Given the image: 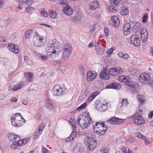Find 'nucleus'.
<instances>
[{"mask_svg": "<svg viewBox=\"0 0 153 153\" xmlns=\"http://www.w3.org/2000/svg\"><path fill=\"white\" fill-rule=\"evenodd\" d=\"M61 44L56 39L50 40L47 44L46 51L47 55L50 58L53 59L57 57L61 50Z\"/></svg>", "mask_w": 153, "mask_h": 153, "instance_id": "nucleus-1", "label": "nucleus"}, {"mask_svg": "<svg viewBox=\"0 0 153 153\" xmlns=\"http://www.w3.org/2000/svg\"><path fill=\"white\" fill-rule=\"evenodd\" d=\"M117 79L118 80L125 83L126 85L128 86V89L130 90L131 93H136L137 89L138 86L136 82L131 80L128 77L126 78L123 76L118 77Z\"/></svg>", "mask_w": 153, "mask_h": 153, "instance_id": "nucleus-2", "label": "nucleus"}, {"mask_svg": "<svg viewBox=\"0 0 153 153\" xmlns=\"http://www.w3.org/2000/svg\"><path fill=\"white\" fill-rule=\"evenodd\" d=\"M92 120L89 114L86 116L81 115L79 117L77 123L82 129L87 128L90 123H92Z\"/></svg>", "mask_w": 153, "mask_h": 153, "instance_id": "nucleus-3", "label": "nucleus"}, {"mask_svg": "<svg viewBox=\"0 0 153 153\" xmlns=\"http://www.w3.org/2000/svg\"><path fill=\"white\" fill-rule=\"evenodd\" d=\"M90 136L85 137L84 139V143L86 146L88 147L87 149L91 151H93L96 148L97 142L94 138Z\"/></svg>", "mask_w": 153, "mask_h": 153, "instance_id": "nucleus-4", "label": "nucleus"}, {"mask_svg": "<svg viewBox=\"0 0 153 153\" xmlns=\"http://www.w3.org/2000/svg\"><path fill=\"white\" fill-rule=\"evenodd\" d=\"M11 123L15 126H20L25 120L22 117L20 113H16L11 117Z\"/></svg>", "mask_w": 153, "mask_h": 153, "instance_id": "nucleus-5", "label": "nucleus"}, {"mask_svg": "<svg viewBox=\"0 0 153 153\" xmlns=\"http://www.w3.org/2000/svg\"><path fill=\"white\" fill-rule=\"evenodd\" d=\"M138 80L142 83L153 85V79H151L149 74L146 73L140 74L139 76Z\"/></svg>", "mask_w": 153, "mask_h": 153, "instance_id": "nucleus-6", "label": "nucleus"}, {"mask_svg": "<svg viewBox=\"0 0 153 153\" xmlns=\"http://www.w3.org/2000/svg\"><path fill=\"white\" fill-rule=\"evenodd\" d=\"M72 51V48L71 44L69 43L64 44L63 48V58L68 59Z\"/></svg>", "mask_w": 153, "mask_h": 153, "instance_id": "nucleus-7", "label": "nucleus"}, {"mask_svg": "<svg viewBox=\"0 0 153 153\" xmlns=\"http://www.w3.org/2000/svg\"><path fill=\"white\" fill-rule=\"evenodd\" d=\"M34 45L37 47H41L44 45L46 43L45 40L43 36L39 34L36 35L33 38Z\"/></svg>", "mask_w": 153, "mask_h": 153, "instance_id": "nucleus-8", "label": "nucleus"}, {"mask_svg": "<svg viewBox=\"0 0 153 153\" xmlns=\"http://www.w3.org/2000/svg\"><path fill=\"white\" fill-rule=\"evenodd\" d=\"M138 114V113H136L131 117L135 124L140 125L143 124L144 123L145 121L144 118L141 116H139Z\"/></svg>", "mask_w": 153, "mask_h": 153, "instance_id": "nucleus-9", "label": "nucleus"}, {"mask_svg": "<svg viewBox=\"0 0 153 153\" xmlns=\"http://www.w3.org/2000/svg\"><path fill=\"white\" fill-rule=\"evenodd\" d=\"M123 72L122 69L120 67L113 68L110 69L109 71H108L109 75L114 76H117L122 74Z\"/></svg>", "mask_w": 153, "mask_h": 153, "instance_id": "nucleus-10", "label": "nucleus"}, {"mask_svg": "<svg viewBox=\"0 0 153 153\" xmlns=\"http://www.w3.org/2000/svg\"><path fill=\"white\" fill-rule=\"evenodd\" d=\"M130 41L131 43L135 46H138L140 45V39L138 36L136 34L131 36Z\"/></svg>", "mask_w": 153, "mask_h": 153, "instance_id": "nucleus-11", "label": "nucleus"}, {"mask_svg": "<svg viewBox=\"0 0 153 153\" xmlns=\"http://www.w3.org/2000/svg\"><path fill=\"white\" fill-rule=\"evenodd\" d=\"M131 25L129 23L126 24L123 27V30L124 34L125 35H129L133 31Z\"/></svg>", "mask_w": 153, "mask_h": 153, "instance_id": "nucleus-12", "label": "nucleus"}, {"mask_svg": "<svg viewBox=\"0 0 153 153\" xmlns=\"http://www.w3.org/2000/svg\"><path fill=\"white\" fill-rule=\"evenodd\" d=\"M124 120V119H120L115 117H114L108 120V122L109 123L111 124H112L118 125L122 123Z\"/></svg>", "mask_w": 153, "mask_h": 153, "instance_id": "nucleus-13", "label": "nucleus"}, {"mask_svg": "<svg viewBox=\"0 0 153 153\" xmlns=\"http://www.w3.org/2000/svg\"><path fill=\"white\" fill-rule=\"evenodd\" d=\"M97 75L96 72L94 71H89L87 72L86 75L87 80L91 81L94 80Z\"/></svg>", "mask_w": 153, "mask_h": 153, "instance_id": "nucleus-14", "label": "nucleus"}, {"mask_svg": "<svg viewBox=\"0 0 153 153\" xmlns=\"http://www.w3.org/2000/svg\"><path fill=\"white\" fill-rule=\"evenodd\" d=\"M103 70L101 71L100 74L99 76L100 79L103 80L108 79L110 78L109 74L108 75L107 68H103Z\"/></svg>", "mask_w": 153, "mask_h": 153, "instance_id": "nucleus-15", "label": "nucleus"}, {"mask_svg": "<svg viewBox=\"0 0 153 153\" xmlns=\"http://www.w3.org/2000/svg\"><path fill=\"white\" fill-rule=\"evenodd\" d=\"M23 82L21 81L16 84L14 85V87L11 88L9 87L8 88V90L9 91H16L19 90L23 88Z\"/></svg>", "mask_w": 153, "mask_h": 153, "instance_id": "nucleus-16", "label": "nucleus"}, {"mask_svg": "<svg viewBox=\"0 0 153 153\" xmlns=\"http://www.w3.org/2000/svg\"><path fill=\"white\" fill-rule=\"evenodd\" d=\"M8 48L10 51L15 53H18L19 52V47L13 44L9 43Z\"/></svg>", "mask_w": 153, "mask_h": 153, "instance_id": "nucleus-17", "label": "nucleus"}, {"mask_svg": "<svg viewBox=\"0 0 153 153\" xmlns=\"http://www.w3.org/2000/svg\"><path fill=\"white\" fill-rule=\"evenodd\" d=\"M99 3L97 1H94L89 4V9L90 10H95L98 8Z\"/></svg>", "mask_w": 153, "mask_h": 153, "instance_id": "nucleus-18", "label": "nucleus"}, {"mask_svg": "<svg viewBox=\"0 0 153 153\" xmlns=\"http://www.w3.org/2000/svg\"><path fill=\"white\" fill-rule=\"evenodd\" d=\"M73 10L68 5L65 7L63 9V12L64 13L67 15L70 16L73 13Z\"/></svg>", "mask_w": 153, "mask_h": 153, "instance_id": "nucleus-19", "label": "nucleus"}, {"mask_svg": "<svg viewBox=\"0 0 153 153\" xmlns=\"http://www.w3.org/2000/svg\"><path fill=\"white\" fill-rule=\"evenodd\" d=\"M120 21L118 17L117 16H114L111 18V25L117 27L119 25Z\"/></svg>", "mask_w": 153, "mask_h": 153, "instance_id": "nucleus-20", "label": "nucleus"}, {"mask_svg": "<svg viewBox=\"0 0 153 153\" xmlns=\"http://www.w3.org/2000/svg\"><path fill=\"white\" fill-rule=\"evenodd\" d=\"M120 86L119 84L116 82H112L109 83L105 87L106 89H119L120 88Z\"/></svg>", "mask_w": 153, "mask_h": 153, "instance_id": "nucleus-21", "label": "nucleus"}, {"mask_svg": "<svg viewBox=\"0 0 153 153\" xmlns=\"http://www.w3.org/2000/svg\"><path fill=\"white\" fill-rule=\"evenodd\" d=\"M25 78L29 82H31L33 79V74L31 72L25 73Z\"/></svg>", "mask_w": 153, "mask_h": 153, "instance_id": "nucleus-22", "label": "nucleus"}, {"mask_svg": "<svg viewBox=\"0 0 153 153\" xmlns=\"http://www.w3.org/2000/svg\"><path fill=\"white\" fill-rule=\"evenodd\" d=\"M148 32L146 30L145 32L142 31L141 33V39L143 42H145L148 39Z\"/></svg>", "mask_w": 153, "mask_h": 153, "instance_id": "nucleus-23", "label": "nucleus"}, {"mask_svg": "<svg viewBox=\"0 0 153 153\" xmlns=\"http://www.w3.org/2000/svg\"><path fill=\"white\" fill-rule=\"evenodd\" d=\"M46 107L48 108L52 109L54 107V105L52 103V101L50 99H47L46 101Z\"/></svg>", "mask_w": 153, "mask_h": 153, "instance_id": "nucleus-24", "label": "nucleus"}, {"mask_svg": "<svg viewBox=\"0 0 153 153\" xmlns=\"http://www.w3.org/2000/svg\"><path fill=\"white\" fill-rule=\"evenodd\" d=\"M59 91L58 96H61L64 94L68 90L64 88L61 87L59 85Z\"/></svg>", "mask_w": 153, "mask_h": 153, "instance_id": "nucleus-25", "label": "nucleus"}, {"mask_svg": "<svg viewBox=\"0 0 153 153\" xmlns=\"http://www.w3.org/2000/svg\"><path fill=\"white\" fill-rule=\"evenodd\" d=\"M96 126V128H106V126L105 125V123L103 122L102 123L99 122H97L93 126V128L94 129V127Z\"/></svg>", "mask_w": 153, "mask_h": 153, "instance_id": "nucleus-26", "label": "nucleus"}, {"mask_svg": "<svg viewBox=\"0 0 153 153\" xmlns=\"http://www.w3.org/2000/svg\"><path fill=\"white\" fill-rule=\"evenodd\" d=\"M128 9L126 7H122L120 10V14L122 15H126L128 13Z\"/></svg>", "mask_w": 153, "mask_h": 153, "instance_id": "nucleus-27", "label": "nucleus"}, {"mask_svg": "<svg viewBox=\"0 0 153 153\" xmlns=\"http://www.w3.org/2000/svg\"><path fill=\"white\" fill-rule=\"evenodd\" d=\"M49 16L52 19H55L57 17V13L55 10H49Z\"/></svg>", "mask_w": 153, "mask_h": 153, "instance_id": "nucleus-28", "label": "nucleus"}, {"mask_svg": "<svg viewBox=\"0 0 153 153\" xmlns=\"http://www.w3.org/2000/svg\"><path fill=\"white\" fill-rule=\"evenodd\" d=\"M59 85H57L55 86L52 89V92L55 96H58V91H59Z\"/></svg>", "mask_w": 153, "mask_h": 153, "instance_id": "nucleus-29", "label": "nucleus"}, {"mask_svg": "<svg viewBox=\"0 0 153 153\" xmlns=\"http://www.w3.org/2000/svg\"><path fill=\"white\" fill-rule=\"evenodd\" d=\"M105 128V129H102V130L100 128L98 129V130L97 131V133L101 136L102 135H104L107 130L108 127L107 126H106V128Z\"/></svg>", "mask_w": 153, "mask_h": 153, "instance_id": "nucleus-30", "label": "nucleus"}, {"mask_svg": "<svg viewBox=\"0 0 153 153\" xmlns=\"http://www.w3.org/2000/svg\"><path fill=\"white\" fill-rule=\"evenodd\" d=\"M21 145V143H17L16 142H14L11 145V148L14 149H19L20 146Z\"/></svg>", "mask_w": 153, "mask_h": 153, "instance_id": "nucleus-31", "label": "nucleus"}, {"mask_svg": "<svg viewBox=\"0 0 153 153\" xmlns=\"http://www.w3.org/2000/svg\"><path fill=\"white\" fill-rule=\"evenodd\" d=\"M32 32L31 30L29 29L25 33V36L27 38H30L32 35Z\"/></svg>", "mask_w": 153, "mask_h": 153, "instance_id": "nucleus-32", "label": "nucleus"}, {"mask_svg": "<svg viewBox=\"0 0 153 153\" xmlns=\"http://www.w3.org/2000/svg\"><path fill=\"white\" fill-rule=\"evenodd\" d=\"M110 2L111 5L117 7L119 4L120 1L119 0H110Z\"/></svg>", "mask_w": 153, "mask_h": 153, "instance_id": "nucleus-33", "label": "nucleus"}, {"mask_svg": "<svg viewBox=\"0 0 153 153\" xmlns=\"http://www.w3.org/2000/svg\"><path fill=\"white\" fill-rule=\"evenodd\" d=\"M42 133V132H41V130H39L38 129L35 131L33 137V138L34 139H36L38 138L40 136Z\"/></svg>", "mask_w": 153, "mask_h": 153, "instance_id": "nucleus-34", "label": "nucleus"}, {"mask_svg": "<svg viewBox=\"0 0 153 153\" xmlns=\"http://www.w3.org/2000/svg\"><path fill=\"white\" fill-rule=\"evenodd\" d=\"M116 6L112 5H111L108 8V10L110 12L114 13L116 12L117 10Z\"/></svg>", "mask_w": 153, "mask_h": 153, "instance_id": "nucleus-35", "label": "nucleus"}, {"mask_svg": "<svg viewBox=\"0 0 153 153\" xmlns=\"http://www.w3.org/2000/svg\"><path fill=\"white\" fill-rule=\"evenodd\" d=\"M87 106V104L86 103H84L82 104L79 106L77 108V110L78 111H80L84 109Z\"/></svg>", "mask_w": 153, "mask_h": 153, "instance_id": "nucleus-36", "label": "nucleus"}, {"mask_svg": "<svg viewBox=\"0 0 153 153\" xmlns=\"http://www.w3.org/2000/svg\"><path fill=\"white\" fill-rule=\"evenodd\" d=\"M41 14L43 16L47 17L48 16V13L47 11L44 10V9H42L40 10Z\"/></svg>", "mask_w": 153, "mask_h": 153, "instance_id": "nucleus-37", "label": "nucleus"}, {"mask_svg": "<svg viewBox=\"0 0 153 153\" xmlns=\"http://www.w3.org/2000/svg\"><path fill=\"white\" fill-rule=\"evenodd\" d=\"M121 104V106H127L128 104V102L127 101V99H123Z\"/></svg>", "mask_w": 153, "mask_h": 153, "instance_id": "nucleus-38", "label": "nucleus"}, {"mask_svg": "<svg viewBox=\"0 0 153 153\" xmlns=\"http://www.w3.org/2000/svg\"><path fill=\"white\" fill-rule=\"evenodd\" d=\"M96 86H97V88L98 89L102 90L103 89V84L102 83L98 82L96 84Z\"/></svg>", "mask_w": 153, "mask_h": 153, "instance_id": "nucleus-39", "label": "nucleus"}, {"mask_svg": "<svg viewBox=\"0 0 153 153\" xmlns=\"http://www.w3.org/2000/svg\"><path fill=\"white\" fill-rule=\"evenodd\" d=\"M114 50L112 48H111L110 49H108L106 52V53L108 57H109L111 53L113 52Z\"/></svg>", "mask_w": 153, "mask_h": 153, "instance_id": "nucleus-40", "label": "nucleus"}, {"mask_svg": "<svg viewBox=\"0 0 153 153\" xmlns=\"http://www.w3.org/2000/svg\"><path fill=\"white\" fill-rule=\"evenodd\" d=\"M67 0H60L59 3L60 4L63 5V6H67L68 5V4L67 2Z\"/></svg>", "mask_w": 153, "mask_h": 153, "instance_id": "nucleus-41", "label": "nucleus"}, {"mask_svg": "<svg viewBox=\"0 0 153 153\" xmlns=\"http://www.w3.org/2000/svg\"><path fill=\"white\" fill-rule=\"evenodd\" d=\"M135 135L137 137L140 139H143V137L145 136L144 135L139 132H137L135 133Z\"/></svg>", "mask_w": 153, "mask_h": 153, "instance_id": "nucleus-42", "label": "nucleus"}, {"mask_svg": "<svg viewBox=\"0 0 153 153\" xmlns=\"http://www.w3.org/2000/svg\"><path fill=\"white\" fill-rule=\"evenodd\" d=\"M33 0H23V2L28 5H31L33 2Z\"/></svg>", "mask_w": 153, "mask_h": 153, "instance_id": "nucleus-43", "label": "nucleus"}, {"mask_svg": "<svg viewBox=\"0 0 153 153\" xmlns=\"http://www.w3.org/2000/svg\"><path fill=\"white\" fill-rule=\"evenodd\" d=\"M137 97L139 100L140 102H141V104H142L143 102H144V96L143 95H141L138 94Z\"/></svg>", "mask_w": 153, "mask_h": 153, "instance_id": "nucleus-44", "label": "nucleus"}, {"mask_svg": "<svg viewBox=\"0 0 153 153\" xmlns=\"http://www.w3.org/2000/svg\"><path fill=\"white\" fill-rule=\"evenodd\" d=\"M34 10V8L31 7H28L26 8V11L27 13H30Z\"/></svg>", "mask_w": 153, "mask_h": 153, "instance_id": "nucleus-45", "label": "nucleus"}, {"mask_svg": "<svg viewBox=\"0 0 153 153\" xmlns=\"http://www.w3.org/2000/svg\"><path fill=\"white\" fill-rule=\"evenodd\" d=\"M100 151L104 153H108L109 152V149L108 148L103 147L101 149Z\"/></svg>", "mask_w": 153, "mask_h": 153, "instance_id": "nucleus-46", "label": "nucleus"}, {"mask_svg": "<svg viewBox=\"0 0 153 153\" xmlns=\"http://www.w3.org/2000/svg\"><path fill=\"white\" fill-rule=\"evenodd\" d=\"M7 60L5 58L1 57L0 58V62L1 64L4 65L7 62Z\"/></svg>", "mask_w": 153, "mask_h": 153, "instance_id": "nucleus-47", "label": "nucleus"}, {"mask_svg": "<svg viewBox=\"0 0 153 153\" xmlns=\"http://www.w3.org/2000/svg\"><path fill=\"white\" fill-rule=\"evenodd\" d=\"M148 16L147 14H144L142 18V22H147Z\"/></svg>", "mask_w": 153, "mask_h": 153, "instance_id": "nucleus-48", "label": "nucleus"}, {"mask_svg": "<svg viewBox=\"0 0 153 153\" xmlns=\"http://www.w3.org/2000/svg\"><path fill=\"white\" fill-rule=\"evenodd\" d=\"M76 132L73 131L70 136V137H71V139L73 140L76 137Z\"/></svg>", "mask_w": 153, "mask_h": 153, "instance_id": "nucleus-49", "label": "nucleus"}, {"mask_svg": "<svg viewBox=\"0 0 153 153\" xmlns=\"http://www.w3.org/2000/svg\"><path fill=\"white\" fill-rule=\"evenodd\" d=\"M16 137V140H14V142L21 143V140H20L21 138L20 136L17 135V136Z\"/></svg>", "mask_w": 153, "mask_h": 153, "instance_id": "nucleus-50", "label": "nucleus"}, {"mask_svg": "<svg viewBox=\"0 0 153 153\" xmlns=\"http://www.w3.org/2000/svg\"><path fill=\"white\" fill-rule=\"evenodd\" d=\"M14 135L15 134H11L8 136V138L10 140L13 141V138L14 137Z\"/></svg>", "mask_w": 153, "mask_h": 153, "instance_id": "nucleus-51", "label": "nucleus"}, {"mask_svg": "<svg viewBox=\"0 0 153 153\" xmlns=\"http://www.w3.org/2000/svg\"><path fill=\"white\" fill-rule=\"evenodd\" d=\"M53 64L55 65L60 66L61 65L60 62L59 60L54 61L53 62Z\"/></svg>", "mask_w": 153, "mask_h": 153, "instance_id": "nucleus-52", "label": "nucleus"}, {"mask_svg": "<svg viewBox=\"0 0 153 153\" xmlns=\"http://www.w3.org/2000/svg\"><path fill=\"white\" fill-rule=\"evenodd\" d=\"M29 138H27L26 139H24L22 140H21V144H25L27 143V142L29 140Z\"/></svg>", "mask_w": 153, "mask_h": 153, "instance_id": "nucleus-53", "label": "nucleus"}, {"mask_svg": "<svg viewBox=\"0 0 153 153\" xmlns=\"http://www.w3.org/2000/svg\"><path fill=\"white\" fill-rule=\"evenodd\" d=\"M107 105L106 104H103L101 108L103 111H105L107 109Z\"/></svg>", "mask_w": 153, "mask_h": 153, "instance_id": "nucleus-54", "label": "nucleus"}, {"mask_svg": "<svg viewBox=\"0 0 153 153\" xmlns=\"http://www.w3.org/2000/svg\"><path fill=\"white\" fill-rule=\"evenodd\" d=\"M98 94L99 93L98 92H93L91 95L92 97V98L94 99Z\"/></svg>", "mask_w": 153, "mask_h": 153, "instance_id": "nucleus-55", "label": "nucleus"}, {"mask_svg": "<svg viewBox=\"0 0 153 153\" xmlns=\"http://www.w3.org/2000/svg\"><path fill=\"white\" fill-rule=\"evenodd\" d=\"M79 69L81 72V74H83L84 72V70L83 67L82 66H79Z\"/></svg>", "mask_w": 153, "mask_h": 153, "instance_id": "nucleus-56", "label": "nucleus"}, {"mask_svg": "<svg viewBox=\"0 0 153 153\" xmlns=\"http://www.w3.org/2000/svg\"><path fill=\"white\" fill-rule=\"evenodd\" d=\"M42 153H48V150L46 149L44 146L42 147Z\"/></svg>", "mask_w": 153, "mask_h": 153, "instance_id": "nucleus-57", "label": "nucleus"}, {"mask_svg": "<svg viewBox=\"0 0 153 153\" xmlns=\"http://www.w3.org/2000/svg\"><path fill=\"white\" fill-rule=\"evenodd\" d=\"M45 126V124L44 123L41 124L39 126L38 130H41V132H42V130L44 129V127Z\"/></svg>", "mask_w": 153, "mask_h": 153, "instance_id": "nucleus-58", "label": "nucleus"}, {"mask_svg": "<svg viewBox=\"0 0 153 153\" xmlns=\"http://www.w3.org/2000/svg\"><path fill=\"white\" fill-rule=\"evenodd\" d=\"M109 30L107 28H105L104 29V31L106 37L109 35Z\"/></svg>", "mask_w": 153, "mask_h": 153, "instance_id": "nucleus-59", "label": "nucleus"}, {"mask_svg": "<svg viewBox=\"0 0 153 153\" xmlns=\"http://www.w3.org/2000/svg\"><path fill=\"white\" fill-rule=\"evenodd\" d=\"M143 139L144 140L145 143L146 144H147L148 143H149V141L148 140V138H146V136L143 137Z\"/></svg>", "mask_w": 153, "mask_h": 153, "instance_id": "nucleus-60", "label": "nucleus"}, {"mask_svg": "<svg viewBox=\"0 0 153 153\" xmlns=\"http://www.w3.org/2000/svg\"><path fill=\"white\" fill-rule=\"evenodd\" d=\"M1 44V47L2 48H3L5 47L7 44V42H6V40L4 41L3 42L0 43Z\"/></svg>", "mask_w": 153, "mask_h": 153, "instance_id": "nucleus-61", "label": "nucleus"}, {"mask_svg": "<svg viewBox=\"0 0 153 153\" xmlns=\"http://www.w3.org/2000/svg\"><path fill=\"white\" fill-rule=\"evenodd\" d=\"M17 36V34L16 33H14L11 35L10 37L13 40H14Z\"/></svg>", "mask_w": 153, "mask_h": 153, "instance_id": "nucleus-62", "label": "nucleus"}, {"mask_svg": "<svg viewBox=\"0 0 153 153\" xmlns=\"http://www.w3.org/2000/svg\"><path fill=\"white\" fill-rule=\"evenodd\" d=\"M6 39L2 36H0V43L5 41Z\"/></svg>", "mask_w": 153, "mask_h": 153, "instance_id": "nucleus-63", "label": "nucleus"}, {"mask_svg": "<svg viewBox=\"0 0 153 153\" xmlns=\"http://www.w3.org/2000/svg\"><path fill=\"white\" fill-rule=\"evenodd\" d=\"M41 58L44 60H45L48 59V57L46 55H42L40 56Z\"/></svg>", "mask_w": 153, "mask_h": 153, "instance_id": "nucleus-64", "label": "nucleus"}]
</instances>
